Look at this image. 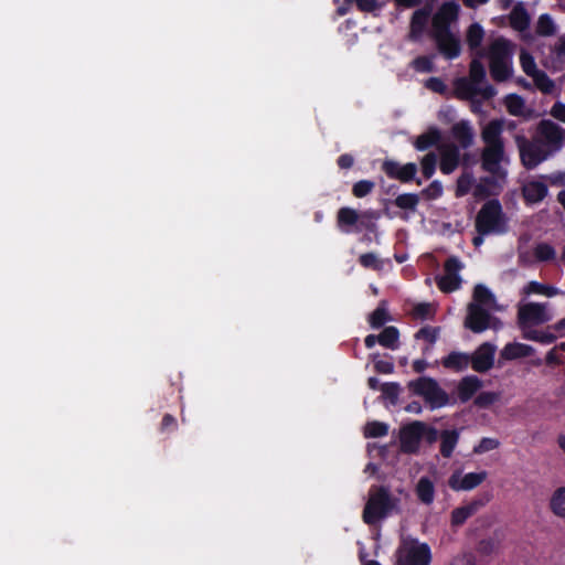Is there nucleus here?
I'll return each instance as SVG.
<instances>
[{"label": "nucleus", "mask_w": 565, "mask_h": 565, "mask_svg": "<svg viewBox=\"0 0 565 565\" xmlns=\"http://www.w3.org/2000/svg\"><path fill=\"white\" fill-rule=\"evenodd\" d=\"M514 43L505 38H498L488 47L489 70L497 83L507 82L513 74Z\"/></svg>", "instance_id": "1"}, {"label": "nucleus", "mask_w": 565, "mask_h": 565, "mask_svg": "<svg viewBox=\"0 0 565 565\" xmlns=\"http://www.w3.org/2000/svg\"><path fill=\"white\" fill-rule=\"evenodd\" d=\"M398 502L399 500L393 497L385 487L371 489L362 514L364 523L374 525L380 520L387 518L397 508Z\"/></svg>", "instance_id": "2"}, {"label": "nucleus", "mask_w": 565, "mask_h": 565, "mask_svg": "<svg viewBox=\"0 0 565 565\" xmlns=\"http://www.w3.org/2000/svg\"><path fill=\"white\" fill-rule=\"evenodd\" d=\"M475 227L480 235L507 233V217L498 199L489 200L481 206L476 216Z\"/></svg>", "instance_id": "3"}, {"label": "nucleus", "mask_w": 565, "mask_h": 565, "mask_svg": "<svg viewBox=\"0 0 565 565\" xmlns=\"http://www.w3.org/2000/svg\"><path fill=\"white\" fill-rule=\"evenodd\" d=\"M380 217L381 214L376 210L370 209L359 213L352 207L343 206L337 213V225L345 233H349L352 226H355V232L366 230L370 233H376V221Z\"/></svg>", "instance_id": "4"}, {"label": "nucleus", "mask_w": 565, "mask_h": 565, "mask_svg": "<svg viewBox=\"0 0 565 565\" xmlns=\"http://www.w3.org/2000/svg\"><path fill=\"white\" fill-rule=\"evenodd\" d=\"M413 394L422 396L431 409L441 408L449 404V395L433 377L422 376L408 384Z\"/></svg>", "instance_id": "5"}, {"label": "nucleus", "mask_w": 565, "mask_h": 565, "mask_svg": "<svg viewBox=\"0 0 565 565\" xmlns=\"http://www.w3.org/2000/svg\"><path fill=\"white\" fill-rule=\"evenodd\" d=\"M431 551L427 543L414 541L396 552V565H430Z\"/></svg>", "instance_id": "6"}, {"label": "nucleus", "mask_w": 565, "mask_h": 565, "mask_svg": "<svg viewBox=\"0 0 565 565\" xmlns=\"http://www.w3.org/2000/svg\"><path fill=\"white\" fill-rule=\"evenodd\" d=\"M515 141L521 163L525 169L532 170L547 159L548 152L537 142L530 141L524 136H516Z\"/></svg>", "instance_id": "7"}, {"label": "nucleus", "mask_w": 565, "mask_h": 565, "mask_svg": "<svg viewBox=\"0 0 565 565\" xmlns=\"http://www.w3.org/2000/svg\"><path fill=\"white\" fill-rule=\"evenodd\" d=\"M495 322H498V319L492 317L489 310L479 306V303L468 305L465 327L473 333H481L489 328H495Z\"/></svg>", "instance_id": "8"}, {"label": "nucleus", "mask_w": 565, "mask_h": 565, "mask_svg": "<svg viewBox=\"0 0 565 565\" xmlns=\"http://www.w3.org/2000/svg\"><path fill=\"white\" fill-rule=\"evenodd\" d=\"M463 268L462 263L457 256H450L444 264L445 274L436 277V284L439 290L446 294L456 291L461 286L459 271Z\"/></svg>", "instance_id": "9"}, {"label": "nucleus", "mask_w": 565, "mask_h": 565, "mask_svg": "<svg viewBox=\"0 0 565 565\" xmlns=\"http://www.w3.org/2000/svg\"><path fill=\"white\" fill-rule=\"evenodd\" d=\"M504 145L486 146L481 152V168L486 172L500 179H505L507 171L502 169L501 162L504 160Z\"/></svg>", "instance_id": "10"}, {"label": "nucleus", "mask_w": 565, "mask_h": 565, "mask_svg": "<svg viewBox=\"0 0 565 565\" xmlns=\"http://www.w3.org/2000/svg\"><path fill=\"white\" fill-rule=\"evenodd\" d=\"M424 422L415 420L399 429V450L406 455L419 452Z\"/></svg>", "instance_id": "11"}, {"label": "nucleus", "mask_w": 565, "mask_h": 565, "mask_svg": "<svg viewBox=\"0 0 565 565\" xmlns=\"http://www.w3.org/2000/svg\"><path fill=\"white\" fill-rule=\"evenodd\" d=\"M433 39L439 52L448 60H455L460 55L461 43L451 30L433 31Z\"/></svg>", "instance_id": "12"}, {"label": "nucleus", "mask_w": 565, "mask_h": 565, "mask_svg": "<svg viewBox=\"0 0 565 565\" xmlns=\"http://www.w3.org/2000/svg\"><path fill=\"white\" fill-rule=\"evenodd\" d=\"M539 135L544 139V142L557 151L562 148L565 139V129L550 119H543L537 126Z\"/></svg>", "instance_id": "13"}, {"label": "nucleus", "mask_w": 565, "mask_h": 565, "mask_svg": "<svg viewBox=\"0 0 565 565\" xmlns=\"http://www.w3.org/2000/svg\"><path fill=\"white\" fill-rule=\"evenodd\" d=\"M382 170L390 179H395L403 183H408L415 179L417 173V166L413 162L401 166L394 160L386 159L382 163Z\"/></svg>", "instance_id": "14"}, {"label": "nucleus", "mask_w": 565, "mask_h": 565, "mask_svg": "<svg viewBox=\"0 0 565 565\" xmlns=\"http://www.w3.org/2000/svg\"><path fill=\"white\" fill-rule=\"evenodd\" d=\"M495 347L490 342L482 343L471 355V367L479 373L488 372L494 363Z\"/></svg>", "instance_id": "15"}, {"label": "nucleus", "mask_w": 565, "mask_h": 565, "mask_svg": "<svg viewBox=\"0 0 565 565\" xmlns=\"http://www.w3.org/2000/svg\"><path fill=\"white\" fill-rule=\"evenodd\" d=\"M488 477L487 471L469 472L462 477L454 472L449 478V487L455 491H470L480 486Z\"/></svg>", "instance_id": "16"}, {"label": "nucleus", "mask_w": 565, "mask_h": 565, "mask_svg": "<svg viewBox=\"0 0 565 565\" xmlns=\"http://www.w3.org/2000/svg\"><path fill=\"white\" fill-rule=\"evenodd\" d=\"M458 12L459 7L455 2L444 3L433 17V31L450 30V24L458 18Z\"/></svg>", "instance_id": "17"}, {"label": "nucleus", "mask_w": 565, "mask_h": 565, "mask_svg": "<svg viewBox=\"0 0 565 565\" xmlns=\"http://www.w3.org/2000/svg\"><path fill=\"white\" fill-rule=\"evenodd\" d=\"M518 319L521 327L526 323H542L545 321V307L536 302L526 303L519 309Z\"/></svg>", "instance_id": "18"}, {"label": "nucleus", "mask_w": 565, "mask_h": 565, "mask_svg": "<svg viewBox=\"0 0 565 565\" xmlns=\"http://www.w3.org/2000/svg\"><path fill=\"white\" fill-rule=\"evenodd\" d=\"M459 161L460 150L458 146L451 143L441 148L439 169L444 174L452 173L459 166Z\"/></svg>", "instance_id": "19"}, {"label": "nucleus", "mask_w": 565, "mask_h": 565, "mask_svg": "<svg viewBox=\"0 0 565 565\" xmlns=\"http://www.w3.org/2000/svg\"><path fill=\"white\" fill-rule=\"evenodd\" d=\"M503 119L490 120L481 131V139L486 146L504 145L502 132L504 130Z\"/></svg>", "instance_id": "20"}, {"label": "nucleus", "mask_w": 565, "mask_h": 565, "mask_svg": "<svg viewBox=\"0 0 565 565\" xmlns=\"http://www.w3.org/2000/svg\"><path fill=\"white\" fill-rule=\"evenodd\" d=\"M431 14L429 7L417 9L411 19V32L409 35L413 40H417L425 31L428 20Z\"/></svg>", "instance_id": "21"}, {"label": "nucleus", "mask_w": 565, "mask_h": 565, "mask_svg": "<svg viewBox=\"0 0 565 565\" xmlns=\"http://www.w3.org/2000/svg\"><path fill=\"white\" fill-rule=\"evenodd\" d=\"M484 504L482 500H473L470 503L456 508L451 511V526L462 525L470 516H472L480 507Z\"/></svg>", "instance_id": "22"}, {"label": "nucleus", "mask_w": 565, "mask_h": 565, "mask_svg": "<svg viewBox=\"0 0 565 565\" xmlns=\"http://www.w3.org/2000/svg\"><path fill=\"white\" fill-rule=\"evenodd\" d=\"M547 193V185L541 181H530L522 189L523 199L526 203L530 204H535L543 201Z\"/></svg>", "instance_id": "23"}, {"label": "nucleus", "mask_w": 565, "mask_h": 565, "mask_svg": "<svg viewBox=\"0 0 565 565\" xmlns=\"http://www.w3.org/2000/svg\"><path fill=\"white\" fill-rule=\"evenodd\" d=\"M482 386L481 380L476 375L465 376L457 386L458 398L462 403L470 401Z\"/></svg>", "instance_id": "24"}, {"label": "nucleus", "mask_w": 565, "mask_h": 565, "mask_svg": "<svg viewBox=\"0 0 565 565\" xmlns=\"http://www.w3.org/2000/svg\"><path fill=\"white\" fill-rule=\"evenodd\" d=\"M454 139L463 149L469 148L473 143V131L469 121L461 120L451 127Z\"/></svg>", "instance_id": "25"}, {"label": "nucleus", "mask_w": 565, "mask_h": 565, "mask_svg": "<svg viewBox=\"0 0 565 565\" xmlns=\"http://www.w3.org/2000/svg\"><path fill=\"white\" fill-rule=\"evenodd\" d=\"M435 483L429 477L423 476L418 479L415 493L420 503L430 505L435 500Z\"/></svg>", "instance_id": "26"}, {"label": "nucleus", "mask_w": 565, "mask_h": 565, "mask_svg": "<svg viewBox=\"0 0 565 565\" xmlns=\"http://www.w3.org/2000/svg\"><path fill=\"white\" fill-rule=\"evenodd\" d=\"M459 431L457 429H445L440 433V455L448 459L452 456L459 441Z\"/></svg>", "instance_id": "27"}, {"label": "nucleus", "mask_w": 565, "mask_h": 565, "mask_svg": "<svg viewBox=\"0 0 565 565\" xmlns=\"http://www.w3.org/2000/svg\"><path fill=\"white\" fill-rule=\"evenodd\" d=\"M441 132L437 127H429L424 134L419 135L414 141V147L418 151L428 150L441 141Z\"/></svg>", "instance_id": "28"}, {"label": "nucleus", "mask_w": 565, "mask_h": 565, "mask_svg": "<svg viewBox=\"0 0 565 565\" xmlns=\"http://www.w3.org/2000/svg\"><path fill=\"white\" fill-rule=\"evenodd\" d=\"M534 349L529 344H523L519 342H512L505 344V347L501 351V358L507 361H512L521 358H526L532 355Z\"/></svg>", "instance_id": "29"}, {"label": "nucleus", "mask_w": 565, "mask_h": 565, "mask_svg": "<svg viewBox=\"0 0 565 565\" xmlns=\"http://www.w3.org/2000/svg\"><path fill=\"white\" fill-rule=\"evenodd\" d=\"M510 25L516 31H524L530 25V15L522 2L516 3L509 15Z\"/></svg>", "instance_id": "30"}, {"label": "nucleus", "mask_w": 565, "mask_h": 565, "mask_svg": "<svg viewBox=\"0 0 565 565\" xmlns=\"http://www.w3.org/2000/svg\"><path fill=\"white\" fill-rule=\"evenodd\" d=\"M443 365L446 369L457 372L463 371L470 364V355L463 352H450L443 359Z\"/></svg>", "instance_id": "31"}, {"label": "nucleus", "mask_w": 565, "mask_h": 565, "mask_svg": "<svg viewBox=\"0 0 565 565\" xmlns=\"http://www.w3.org/2000/svg\"><path fill=\"white\" fill-rule=\"evenodd\" d=\"M455 92L460 99H472L478 95V85L467 77H460L455 82Z\"/></svg>", "instance_id": "32"}, {"label": "nucleus", "mask_w": 565, "mask_h": 565, "mask_svg": "<svg viewBox=\"0 0 565 565\" xmlns=\"http://www.w3.org/2000/svg\"><path fill=\"white\" fill-rule=\"evenodd\" d=\"M399 340V331L396 327L390 326L385 327L382 332L379 334V343L391 350H395L398 348Z\"/></svg>", "instance_id": "33"}, {"label": "nucleus", "mask_w": 565, "mask_h": 565, "mask_svg": "<svg viewBox=\"0 0 565 565\" xmlns=\"http://www.w3.org/2000/svg\"><path fill=\"white\" fill-rule=\"evenodd\" d=\"M472 302L479 303L481 307H490L495 302L494 295L484 286V285H476L472 294Z\"/></svg>", "instance_id": "34"}, {"label": "nucleus", "mask_w": 565, "mask_h": 565, "mask_svg": "<svg viewBox=\"0 0 565 565\" xmlns=\"http://www.w3.org/2000/svg\"><path fill=\"white\" fill-rule=\"evenodd\" d=\"M550 509L556 516L565 518V487H559L553 492Z\"/></svg>", "instance_id": "35"}, {"label": "nucleus", "mask_w": 565, "mask_h": 565, "mask_svg": "<svg viewBox=\"0 0 565 565\" xmlns=\"http://www.w3.org/2000/svg\"><path fill=\"white\" fill-rule=\"evenodd\" d=\"M484 38V30L478 22L469 25L467 30L466 41L470 50L480 47Z\"/></svg>", "instance_id": "36"}, {"label": "nucleus", "mask_w": 565, "mask_h": 565, "mask_svg": "<svg viewBox=\"0 0 565 565\" xmlns=\"http://www.w3.org/2000/svg\"><path fill=\"white\" fill-rule=\"evenodd\" d=\"M388 320H391V317L385 306V301H382L369 316V323L373 329L382 328Z\"/></svg>", "instance_id": "37"}, {"label": "nucleus", "mask_w": 565, "mask_h": 565, "mask_svg": "<svg viewBox=\"0 0 565 565\" xmlns=\"http://www.w3.org/2000/svg\"><path fill=\"white\" fill-rule=\"evenodd\" d=\"M533 82L539 90L543 94H552L555 88V83L553 79L544 71H539L534 75L531 76Z\"/></svg>", "instance_id": "38"}, {"label": "nucleus", "mask_w": 565, "mask_h": 565, "mask_svg": "<svg viewBox=\"0 0 565 565\" xmlns=\"http://www.w3.org/2000/svg\"><path fill=\"white\" fill-rule=\"evenodd\" d=\"M507 110L512 116H521L524 109V99L518 94H509L504 97Z\"/></svg>", "instance_id": "39"}, {"label": "nucleus", "mask_w": 565, "mask_h": 565, "mask_svg": "<svg viewBox=\"0 0 565 565\" xmlns=\"http://www.w3.org/2000/svg\"><path fill=\"white\" fill-rule=\"evenodd\" d=\"M388 434V425L383 422L372 420L364 426L365 438H379Z\"/></svg>", "instance_id": "40"}, {"label": "nucleus", "mask_w": 565, "mask_h": 565, "mask_svg": "<svg viewBox=\"0 0 565 565\" xmlns=\"http://www.w3.org/2000/svg\"><path fill=\"white\" fill-rule=\"evenodd\" d=\"M556 32L555 23L552 17L547 13H544L539 17L536 23V33L541 36H551Z\"/></svg>", "instance_id": "41"}, {"label": "nucleus", "mask_w": 565, "mask_h": 565, "mask_svg": "<svg viewBox=\"0 0 565 565\" xmlns=\"http://www.w3.org/2000/svg\"><path fill=\"white\" fill-rule=\"evenodd\" d=\"M525 292L527 295L536 294L544 295L546 297H554L559 294V290L554 286L544 285L537 281H530L525 287Z\"/></svg>", "instance_id": "42"}, {"label": "nucleus", "mask_w": 565, "mask_h": 565, "mask_svg": "<svg viewBox=\"0 0 565 565\" xmlns=\"http://www.w3.org/2000/svg\"><path fill=\"white\" fill-rule=\"evenodd\" d=\"M497 185L495 175L483 177L480 182L475 186L473 195L480 199H487L492 195L490 186Z\"/></svg>", "instance_id": "43"}, {"label": "nucleus", "mask_w": 565, "mask_h": 565, "mask_svg": "<svg viewBox=\"0 0 565 565\" xmlns=\"http://www.w3.org/2000/svg\"><path fill=\"white\" fill-rule=\"evenodd\" d=\"M487 72L484 65L479 58H473L469 65V81L479 85L486 79Z\"/></svg>", "instance_id": "44"}, {"label": "nucleus", "mask_w": 565, "mask_h": 565, "mask_svg": "<svg viewBox=\"0 0 565 565\" xmlns=\"http://www.w3.org/2000/svg\"><path fill=\"white\" fill-rule=\"evenodd\" d=\"M419 203V196L416 193H403L396 196L394 204L402 210L415 211Z\"/></svg>", "instance_id": "45"}, {"label": "nucleus", "mask_w": 565, "mask_h": 565, "mask_svg": "<svg viewBox=\"0 0 565 565\" xmlns=\"http://www.w3.org/2000/svg\"><path fill=\"white\" fill-rule=\"evenodd\" d=\"M534 256L539 262H551L555 259V248L547 243H539L534 247Z\"/></svg>", "instance_id": "46"}, {"label": "nucleus", "mask_w": 565, "mask_h": 565, "mask_svg": "<svg viewBox=\"0 0 565 565\" xmlns=\"http://www.w3.org/2000/svg\"><path fill=\"white\" fill-rule=\"evenodd\" d=\"M440 328L439 327H431V326H425L422 327L416 333L415 339L416 340H424L428 342L430 345H433L438 337H439Z\"/></svg>", "instance_id": "47"}, {"label": "nucleus", "mask_w": 565, "mask_h": 565, "mask_svg": "<svg viewBox=\"0 0 565 565\" xmlns=\"http://www.w3.org/2000/svg\"><path fill=\"white\" fill-rule=\"evenodd\" d=\"M382 397L387 399L392 405L398 401L401 386L396 382L384 383L381 385Z\"/></svg>", "instance_id": "48"}, {"label": "nucleus", "mask_w": 565, "mask_h": 565, "mask_svg": "<svg viewBox=\"0 0 565 565\" xmlns=\"http://www.w3.org/2000/svg\"><path fill=\"white\" fill-rule=\"evenodd\" d=\"M520 64L523 72L530 77L540 71L536 67V63L533 55L526 50H522L520 53Z\"/></svg>", "instance_id": "49"}, {"label": "nucleus", "mask_w": 565, "mask_h": 565, "mask_svg": "<svg viewBox=\"0 0 565 565\" xmlns=\"http://www.w3.org/2000/svg\"><path fill=\"white\" fill-rule=\"evenodd\" d=\"M523 337L527 340L536 341L543 344H551L556 340V335L541 330H530L524 332Z\"/></svg>", "instance_id": "50"}, {"label": "nucleus", "mask_w": 565, "mask_h": 565, "mask_svg": "<svg viewBox=\"0 0 565 565\" xmlns=\"http://www.w3.org/2000/svg\"><path fill=\"white\" fill-rule=\"evenodd\" d=\"M422 172L426 179H430L436 171L437 156L434 152L425 154L420 161Z\"/></svg>", "instance_id": "51"}, {"label": "nucleus", "mask_w": 565, "mask_h": 565, "mask_svg": "<svg viewBox=\"0 0 565 565\" xmlns=\"http://www.w3.org/2000/svg\"><path fill=\"white\" fill-rule=\"evenodd\" d=\"M375 188V182L371 180H360L355 182L352 186V194L355 198H364L369 195Z\"/></svg>", "instance_id": "52"}, {"label": "nucleus", "mask_w": 565, "mask_h": 565, "mask_svg": "<svg viewBox=\"0 0 565 565\" xmlns=\"http://www.w3.org/2000/svg\"><path fill=\"white\" fill-rule=\"evenodd\" d=\"M412 67L419 73H430L434 71V63L429 56L420 55L412 61Z\"/></svg>", "instance_id": "53"}, {"label": "nucleus", "mask_w": 565, "mask_h": 565, "mask_svg": "<svg viewBox=\"0 0 565 565\" xmlns=\"http://www.w3.org/2000/svg\"><path fill=\"white\" fill-rule=\"evenodd\" d=\"M500 441L495 438L483 437L477 446L473 447L475 454H484L499 448Z\"/></svg>", "instance_id": "54"}, {"label": "nucleus", "mask_w": 565, "mask_h": 565, "mask_svg": "<svg viewBox=\"0 0 565 565\" xmlns=\"http://www.w3.org/2000/svg\"><path fill=\"white\" fill-rule=\"evenodd\" d=\"M359 264L364 268L374 270L381 269L382 265L380 259L374 253H364L359 256Z\"/></svg>", "instance_id": "55"}, {"label": "nucleus", "mask_w": 565, "mask_h": 565, "mask_svg": "<svg viewBox=\"0 0 565 565\" xmlns=\"http://www.w3.org/2000/svg\"><path fill=\"white\" fill-rule=\"evenodd\" d=\"M473 178L471 174H462L457 180L456 196L460 198L469 193Z\"/></svg>", "instance_id": "56"}, {"label": "nucleus", "mask_w": 565, "mask_h": 565, "mask_svg": "<svg viewBox=\"0 0 565 565\" xmlns=\"http://www.w3.org/2000/svg\"><path fill=\"white\" fill-rule=\"evenodd\" d=\"M434 308L430 303L428 302H420V303H417L414 308H413V315L415 318H418V319H422V320H426V319H430L433 318L434 316Z\"/></svg>", "instance_id": "57"}, {"label": "nucleus", "mask_w": 565, "mask_h": 565, "mask_svg": "<svg viewBox=\"0 0 565 565\" xmlns=\"http://www.w3.org/2000/svg\"><path fill=\"white\" fill-rule=\"evenodd\" d=\"M379 354L372 356L374 362V370L380 374H391L394 371V364L391 359L382 360L377 359Z\"/></svg>", "instance_id": "58"}, {"label": "nucleus", "mask_w": 565, "mask_h": 565, "mask_svg": "<svg viewBox=\"0 0 565 565\" xmlns=\"http://www.w3.org/2000/svg\"><path fill=\"white\" fill-rule=\"evenodd\" d=\"M440 438V433L434 426L424 423L422 428V440H426L427 444L431 445Z\"/></svg>", "instance_id": "59"}, {"label": "nucleus", "mask_w": 565, "mask_h": 565, "mask_svg": "<svg viewBox=\"0 0 565 565\" xmlns=\"http://www.w3.org/2000/svg\"><path fill=\"white\" fill-rule=\"evenodd\" d=\"M422 193L429 200L438 199L443 194V185L439 181L435 180Z\"/></svg>", "instance_id": "60"}, {"label": "nucleus", "mask_w": 565, "mask_h": 565, "mask_svg": "<svg viewBox=\"0 0 565 565\" xmlns=\"http://www.w3.org/2000/svg\"><path fill=\"white\" fill-rule=\"evenodd\" d=\"M497 398L498 395L493 392H482L476 397L475 404L478 407H488L492 405L497 401Z\"/></svg>", "instance_id": "61"}, {"label": "nucleus", "mask_w": 565, "mask_h": 565, "mask_svg": "<svg viewBox=\"0 0 565 565\" xmlns=\"http://www.w3.org/2000/svg\"><path fill=\"white\" fill-rule=\"evenodd\" d=\"M426 88L430 89L434 93L445 94L447 90V86L444 81L439 77H430L425 83Z\"/></svg>", "instance_id": "62"}, {"label": "nucleus", "mask_w": 565, "mask_h": 565, "mask_svg": "<svg viewBox=\"0 0 565 565\" xmlns=\"http://www.w3.org/2000/svg\"><path fill=\"white\" fill-rule=\"evenodd\" d=\"M178 427V424H177V419L174 416H172L171 414H164V416L162 417V420L160 423V431L162 434L164 433H171L173 430H175Z\"/></svg>", "instance_id": "63"}, {"label": "nucleus", "mask_w": 565, "mask_h": 565, "mask_svg": "<svg viewBox=\"0 0 565 565\" xmlns=\"http://www.w3.org/2000/svg\"><path fill=\"white\" fill-rule=\"evenodd\" d=\"M551 115L557 120L565 122V104L556 102L551 109Z\"/></svg>", "instance_id": "64"}]
</instances>
